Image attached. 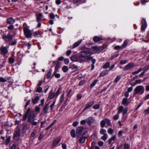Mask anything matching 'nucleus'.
<instances>
[{"label": "nucleus", "mask_w": 149, "mask_h": 149, "mask_svg": "<svg viewBox=\"0 0 149 149\" xmlns=\"http://www.w3.org/2000/svg\"><path fill=\"white\" fill-rule=\"evenodd\" d=\"M144 88L142 86H137L134 89V94L136 95L137 94L140 95L142 94L144 92Z\"/></svg>", "instance_id": "7ed1b4c3"}, {"label": "nucleus", "mask_w": 149, "mask_h": 149, "mask_svg": "<svg viewBox=\"0 0 149 149\" xmlns=\"http://www.w3.org/2000/svg\"><path fill=\"white\" fill-rule=\"evenodd\" d=\"M61 141V139L60 138H56L52 144L54 147H56L57 144L59 143Z\"/></svg>", "instance_id": "4468645a"}, {"label": "nucleus", "mask_w": 149, "mask_h": 149, "mask_svg": "<svg viewBox=\"0 0 149 149\" xmlns=\"http://www.w3.org/2000/svg\"><path fill=\"white\" fill-rule=\"evenodd\" d=\"M105 124V121L104 120H102L100 122V125L101 127L102 128H103L104 127Z\"/></svg>", "instance_id": "473e14b6"}, {"label": "nucleus", "mask_w": 149, "mask_h": 149, "mask_svg": "<svg viewBox=\"0 0 149 149\" xmlns=\"http://www.w3.org/2000/svg\"><path fill=\"white\" fill-rule=\"evenodd\" d=\"M36 16L38 22L40 21L42 17V14L40 13H38L36 14Z\"/></svg>", "instance_id": "aec40b11"}, {"label": "nucleus", "mask_w": 149, "mask_h": 149, "mask_svg": "<svg viewBox=\"0 0 149 149\" xmlns=\"http://www.w3.org/2000/svg\"><path fill=\"white\" fill-rule=\"evenodd\" d=\"M49 17H50L51 19H54L55 18V16L54 14L52 13H50L49 14Z\"/></svg>", "instance_id": "09e8293b"}, {"label": "nucleus", "mask_w": 149, "mask_h": 149, "mask_svg": "<svg viewBox=\"0 0 149 149\" xmlns=\"http://www.w3.org/2000/svg\"><path fill=\"white\" fill-rule=\"evenodd\" d=\"M24 34L25 37L27 38H31L32 36L31 31L29 29L24 27L23 29Z\"/></svg>", "instance_id": "20e7f679"}, {"label": "nucleus", "mask_w": 149, "mask_h": 149, "mask_svg": "<svg viewBox=\"0 0 149 149\" xmlns=\"http://www.w3.org/2000/svg\"><path fill=\"white\" fill-rule=\"evenodd\" d=\"M20 129L17 127L16 129V131L15 132L14 136L15 137H19L20 136Z\"/></svg>", "instance_id": "dca6fc26"}, {"label": "nucleus", "mask_w": 149, "mask_h": 149, "mask_svg": "<svg viewBox=\"0 0 149 149\" xmlns=\"http://www.w3.org/2000/svg\"><path fill=\"white\" fill-rule=\"evenodd\" d=\"M45 101L44 99H42L41 100V104H40L39 105V106H41L42 107L44 105V102Z\"/></svg>", "instance_id": "6e6d98bb"}, {"label": "nucleus", "mask_w": 149, "mask_h": 149, "mask_svg": "<svg viewBox=\"0 0 149 149\" xmlns=\"http://www.w3.org/2000/svg\"><path fill=\"white\" fill-rule=\"evenodd\" d=\"M119 114L117 113V114L115 115L113 117V119L114 120H117L119 118Z\"/></svg>", "instance_id": "de8ad7c7"}, {"label": "nucleus", "mask_w": 149, "mask_h": 149, "mask_svg": "<svg viewBox=\"0 0 149 149\" xmlns=\"http://www.w3.org/2000/svg\"><path fill=\"white\" fill-rule=\"evenodd\" d=\"M123 130L119 131L118 132V135L119 137L121 136L123 133Z\"/></svg>", "instance_id": "13d9d810"}, {"label": "nucleus", "mask_w": 149, "mask_h": 149, "mask_svg": "<svg viewBox=\"0 0 149 149\" xmlns=\"http://www.w3.org/2000/svg\"><path fill=\"white\" fill-rule=\"evenodd\" d=\"M8 29L10 30H12L14 29V26L13 25H10L8 26Z\"/></svg>", "instance_id": "680f3d73"}, {"label": "nucleus", "mask_w": 149, "mask_h": 149, "mask_svg": "<svg viewBox=\"0 0 149 149\" xmlns=\"http://www.w3.org/2000/svg\"><path fill=\"white\" fill-rule=\"evenodd\" d=\"M123 107L122 106H120L118 108V111L117 112V113H118V114L120 113L121 112H123Z\"/></svg>", "instance_id": "bb28decb"}, {"label": "nucleus", "mask_w": 149, "mask_h": 149, "mask_svg": "<svg viewBox=\"0 0 149 149\" xmlns=\"http://www.w3.org/2000/svg\"><path fill=\"white\" fill-rule=\"evenodd\" d=\"M49 104H46L44 108V110L45 111V112L46 113L48 110L49 108Z\"/></svg>", "instance_id": "72a5a7b5"}, {"label": "nucleus", "mask_w": 149, "mask_h": 149, "mask_svg": "<svg viewBox=\"0 0 149 149\" xmlns=\"http://www.w3.org/2000/svg\"><path fill=\"white\" fill-rule=\"evenodd\" d=\"M87 137L85 133L82 134V136L79 139V142L81 143H84L85 141L86 138Z\"/></svg>", "instance_id": "ddd939ff"}, {"label": "nucleus", "mask_w": 149, "mask_h": 149, "mask_svg": "<svg viewBox=\"0 0 149 149\" xmlns=\"http://www.w3.org/2000/svg\"><path fill=\"white\" fill-rule=\"evenodd\" d=\"M100 106L99 104H95L93 107V108L94 109H97L99 108Z\"/></svg>", "instance_id": "3c124183"}, {"label": "nucleus", "mask_w": 149, "mask_h": 149, "mask_svg": "<svg viewBox=\"0 0 149 149\" xmlns=\"http://www.w3.org/2000/svg\"><path fill=\"white\" fill-rule=\"evenodd\" d=\"M128 62L127 60H121L120 62V64L121 65L124 64Z\"/></svg>", "instance_id": "c9c22d12"}, {"label": "nucleus", "mask_w": 149, "mask_h": 149, "mask_svg": "<svg viewBox=\"0 0 149 149\" xmlns=\"http://www.w3.org/2000/svg\"><path fill=\"white\" fill-rule=\"evenodd\" d=\"M134 63H130L124 67L123 69L124 70H127L134 67Z\"/></svg>", "instance_id": "0eeeda50"}, {"label": "nucleus", "mask_w": 149, "mask_h": 149, "mask_svg": "<svg viewBox=\"0 0 149 149\" xmlns=\"http://www.w3.org/2000/svg\"><path fill=\"white\" fill-rule=\"evenodd\" d=\"M64 62L65 64H68L69 63V60L68 58H65L64 60Z\"/></svg>", "instance_id": "052dcab7"}, {"label": "nucleus", "mask_w": 149, "mask_h": 149, "mask_svg": "<svg viewBox=\"0 0 149 149\" xmlns=\"http://www.w3.org/2000/svg\"><path fill=\"white\" fill-rule=\"evenodd\" d=\"M95 143L93 141L91 143V146L89 149H93L95 145Z\"/></svg>", "instance_id": "bf43d9fd"}, {"label": "nucleus", "mask_w": 149, "mask_h": 149, "mask_svg": "<svg viewBox=\"0 0 149 149\" xmlns=\"http://www.w3.org/2000/svg\"><path fill=\"white\" fill-rule=\"evenodd\" d=\"M104 144V142L102 141H99L98 143V145L100 146L101 147L103 146Z\"/></svg>", "instance_id": "4d7b16f0"}, {"label": "nucleus", "mask_w": 149, "mask_h": 149, "mask_svg": "<svg viewBox=\"0 0 149 149\" xmlns=\"http://www.w3.org/2000/svg\"><path fill=\"white\" fill-rule=\"evenodd\" d=\"M40 31H37L36 32H35L34 33V36L35 37H36V36H37L40 33Z\"/></svg>", "instance_id": "5fc2aeb1"}, {"label": "nucleus", "mask_w": 149, "mask_h": 149, "mask_svg": "<svg viewBox=\"0 0 149 149\" xmlns=\"http://www.w3.org/2000/svg\"><path fill=\"white\" fill-rule=\"evenodd\" d=\"M64 93L63 92L60 98V102H61V103H62L63 101L64 98Z\"/></svg>", "instance_id": "c756f323"}, {"label": "nucleus", "mask_w": 149, "mask_h": 149, "mask_svg": "<svg viewBox=\"0 0 149 149\" xmlns=\"http://www.w3.org/2000/svg\"><path fill=\"white\" fill-rule=\"evenodd\" d=\"M2 38L7 43L10 42L13 39V36L10 35H4L2 37Z\"/></svg>", "instance_id": "423d86ee"}, {"label": "nucleus", "mask_w": 149, "mask_h": 149, "mask_svg": "<svg viewBox=\"0 0 149 149\" xmlns=\"http://www.w3.org/2000/svg\"><path fill=\"white\" fill-rule=\"evenodd\" d=\"M149 70V66L147 65L145 66V67H144L143 69V70L144 71V72H146L148 70Z\"/></svg>", "instance_id": "a18cd8bd"}, {"label": "nucleus", "mask_w": 149, "mask_h": 149, "mask_svg": "<svg viewBox=\"0 0 149 149\" xmlns=\"http://www.w3.org/2000/svg\"><path fill=\"white\" fill-rule=\"evenodd\" d=\"M144 81H142L141 79L136 80L135 81V83L136 84H140Z\"/></svg>", "instance_id": "864d4df0"}, {"label": "nucleus", "mask_w": 149, "mask_h": 149, "mask_svg": "<svg viewBox=\"0 0 149 149\" xmlns=\"http://www.w3.org/2000/svg\"><path fill=\"white\" fill-rule=\"evenodd\" d=\"M121 78V76L120 75H118L114 79V82L116 83H117L120 80Z\"/></svg>", "instance_id": "b1692460"}, {"label": "nucleus", "mask_w": 149, "mask_h": 149, "mask_svg": "<svg viewBox=\"0 0 149 149\" xmlns=\"http://www.w3.org/2000/svg\"><path fill=\"white\" fill-rule=\"evenodd\" d=\"M29 127V125L28 124H25L24 125L22 130V136H24V134L26 132Z\"/></svg>", "instance_id": "9d476101"}, {"label": "nucleus", "mask_w": 149, "mask_h": 149, "mask_svg": "<svg viewBox=\"0 0 149 149\" xmlns=\"http://www.w3.org/2000/svg\"><path fill=\"white\" fill-rule=\"evenodd\" d=\"M39 99L40 98L38 96H36L34 98L32 99V102L33 104H35L38 102Z\"/></svg>", "instance_id": "a211bd4d"}, {"label": "nucleus", "mask_w": 149, "mask_h": 149, "mask_svg": "<svg viewBox=\"0 0 149 149\" xmlns=\"http://www.w3.org/2000/svg\"><path fill=\"white\" fill-rule=\"evenodd\" d=\"M79 49L83 50H85L86 49L87 50L89 49V48L86 47L85 45H83L82 46L79 47Z\"/></svg>", "instance_id": "58836bf2"}, {"label": "nucleus", "mask_w": 149, "mask_h": 149, "mask_svg": "<svg viewBox=\"0 0 149 149\" xmlns=\"http://www.w3.org/2000/svg\"><path fill=\"white\" fill-rule=\"evenodd\" d=\"M102 40L103 39L101 37H99L97 36H95L93 38V40L95 42H98Z\"/></svg>", "instance_id": "6ab92c4d"}, {"label": "nucleus", "mask_w": 149, "mask_h": 149, "mask_svg": "<svg viewBox=\"0 0 149 149\" xmlns=\"http://www.w3.org/2000/svg\"><path fill=\"white\" fill-rule=\"evenodd\" d=\"M113 132V131L111 128H109L108 130V133L110 134H112Z\"/></svg>", "instance_id": "8fccbe9b"}, {"label": "nucleus", "mask_w": 149, "mask_h": 149, "mask_svg": "<svg viewBox=\"0 0 149 149\" xmlns=\"http://www.w3.org/2000/svg\"><path fill=\"white\" fill-rule=\"evenodd\" d=\"M0 50L2 54L4 55H6L8 52V50L6 47L2 46L0 48Z\"/></svg>", "instance_id": "f8f14e48"}, {"label": "nucleus", "mask_w": 149, "mask_h": 149, "mask_svg": "<svg viewBox=\"0 0 149 149\" xmlns=\"http://www.w3.org/2000/svg\"><path fill=\"white\" fill-rule=\"evenodd\" d=\"M123 48H122V46H121L117 45L116 46L114 47V49H122Z\"/></svg>", "instance_id": "49530a36"}, {"label": "nucleus", "mask_w": 149, "mask_h": 149, "mask_svg": "<svg viewBox=\"0 0 149 149\" xmlns=\"http://www.w3.org/2000/svg\"><path fill=\"white\" fill-rule=\"evenodd\" d=\"M55 96H56L55 94L52 93V91H51L48 96V97H49L50 99H52Z\"/></svg>", "instance_id": "4be33fe9"}, {"label": "nucleus", "mask_w": 149, "mask_h": 149, "mask_svg": "<svg viewBox=\"0 0 149 149\" xmlns=\"http://www.w3.org/2000/svg\"><path fill=\"white\" fill-rule=\"evenodd\" d=\"M128 42V41L127 40H126L124 41V43L122 45V48H123L126 47L127 44Z\"/></svg>", "instance_id": "e433bc0d"}, {"label": "nucleus", "mask_w": 149, "mask_h": 149, "mask_svg": "<svg viewBox=\"0 0 149 149\" xmlns=\"http://www.w3.org/2000/svg\"><path fill=\"white\" fill-rule=\"evenodd\" d=\"M110 66V63L108 62H106L105 64L104 65L103 67V68L104 69L106 68H108Z\"/></svg>", "instance_id": "4c0bfd02"}, {"label": "nucleus", "mask_w": 149, "mask_h": 149, "mask_svg": "<svg viewBox=\"0 0 149 149\" xmlns=\"http://www.w3.org/2000/svg\"><path fill=\"white\" fill-rule=\"evenodd\" d=\"M83 130V127H79L77 128L76 130V136L79 138L80 136L82 130Z\"/></svg>", "instance_id": "6e6552de"}, {"label": "nucleus", "mask_w": 149, "mask_h": 149, "mask_svg": "<svg viewBox=\"0 0 149 149\" xmlns=\"http://www.w3.org/2000/svg\"><path fill=\"white\" fill-rule=\"evenodd\" d=\"M44 136V135L42 132L39 137H38V139L39 140L41 139Z\"/></svg>", "instance_id": "e2e57ef3"}, {"label": "nucleus", "mask_w": 149, "mask_h": 149, "mask_svg": "<svg viewBox=\"0 0 149 149\" xmlns=\"http://www.w3.org/2000/svg\"><path fill=\"white\" fill-rule=\"evenodd\" d=\"M130 145L128 144L125 143L124 146V149H130Z\"/></svg>", "instance_id": "c03bdc74"}, {"label": "nucleus", "mask_w": 149, "mask_h": 149, "mask_svg": "<svg viewBox=\"0 0 149 149\" xmlns=\"http://www.w3.org/2000/svg\"><path fill=\"white\" fill-rule=\"evenodd\" d=\"M82 41V39L81 40H80L78 41H77L76 42H75L73 45V48H75L76 47L78 46L79 44H80L81 43V42Z\"/></svg>", "instance_id": "412c9836"}, {"label": "nucleus", "mask_w": 149, "mask_h": 149, "mask_svg": "<svg viewBox=\"0 0 149 149\" xmlns=\"http://www.w3.org/2000/svg\"><path fill=\"white\" fill-rule=\"evenodd\" d=\"M122 104L124 105H125L127 104V100L126 98H123L122 101Z\"/></svg>", "instance_id": "cd10ccee"}, {"label": "nucleus", "mask_w": 149, "mask_h": 149, "mask_svg": "<svg viewBox=\"0 0 149 149\" xmlns=\"http://www.w3.org/2000/svg\"><path fill=\"white\" fill-rule=\"evenodd\" d=\"M94 104V102L93 101H91V102H89L86 104V105L85 107L83 110V111L85 110L88 109L91 107L92 105Z\"/></svg>", "instance_id": "2eb2a0df"}, {"label": "nucleus", "mask_w": 149, "mask_h": 149, "mask_svg": "<svg viewBox=\"0 0 149 149\" xmlns=\"http://www.w3.org/2000/svg\"><path fill=\"white\" fill-rule=\"evenodd\" d=\"M52 70H50L47 74V77L48 79L52 77Z\"/></svg>", "instance_id": "393cba45"}, {"label": "nucleus", "mask_w": 149, "mask_h": 149, "mask_svg": "<svg viewBox=\"0 0 149 149\" xmlns=\"http://www.w3.org/2000/svg\"><path fill=\"white\" fill-rule=\"evenodd\" d=\"M108 72L107 71H103L100 73V77H103L108 74Z\"/></svg>", "instance_id": "c85d7f7f"}, {"label": "nucleus", "mask_w": 149, "mask_h": 149, "mask_svg": "<svg viewBox=\"0 0 149 149\" xmlns=\"http://www.w3.org/2000/svg\"><path fill=\"white\" fill-rule=\"evenodd\" d=\"M42 91V89L41 87H38L36 88V91L38 93H41Z\"/></svg>", "instance_id": "a19ab883"}, {"label": "nucleus", "mask_w": 149, "mask_h": 149, "mask_svg": "<svg viewBox=\"0 0 149 149\" xmlns=\"http://www.w3.org/2000/svg\"><path fill=\"white\" fill-rule=\"evenodd\" d=\"M61 88H59L58 89L57 91L56 92V93H55V95L56 96V97H57L58 96L59 94V93L61 92Z\"/></svg>", "instance_id": "37998d69"}, {"label": "nucleus", "mask_w": 149, "mask_h": 149, "mask_svg": "<svg viewBox=\"0 0 149 149\" xmlns=\"http://www.w3.org/2000/svg\"><path fill=\"white\" fill-rule=\"evenodd\" d=\"M86 122V120H82L80 122V124L81 125H84Z\"/></svg>", "instance_id": "69168bd1"}, {"label": "nucleus", "mask_w": 149, "mask_h": 149, "mask_svg": "<svg viewBox=\"0 0 149 149\" xmlns=\"http://www.w3.org/2000/svg\"><path fill=\"white\" fill-rule=\"evenodd\" d=\"M54 76L55 77L57 78H59L61 77L60 74L58 73L55 74Z\"/></svg>", "instance_id": "338daca9"}, {"label": "nucleus", "mask_w": 149, "mask_h": 149, "mask_svg": "<svg viewBox=\"0 0 149 149\" xmlns=\"http://www.w3.org/2000/svg\"><path fill=\"white\" fill-rule=\"evenodd\" d=\"M7 22L9 24H13L15 22V19L12 17H10L7 19Z\"/></svg>", "instance_id": "f3484780"}, {"label": "nucleus", "mask_w": 149, "mask_h": 149, "mask_svg": "<svg viewBox=\"0 0 149 149\" xmlns=\"http://www.w3.org/2000/svg\"><path fill=\"white\" fill-rule=\"evenodd\" d=\"M94 119L92 117H89L86 119V121L88 125H90L93 123L94 122Z\"/></svg>", "instance_id": "9b49d317"}, {"label": "nucleus", "mask_w": 149, "mask_h": 149, "mask_svg": "<svg viewBox=\"0 0 149 149\" xmlns=\"http://www.w3.org/2000/svg\"><path fill=\"white\" fill-rule=\"evenodd\" d=\"M62 147L63 149H67L66 145V144L65 143H63L62 144Z\"/></svg>", "instance_id": "0e129e2a"}, {"label": "nucleus", "mask_w": 149, "mask_h": 149, "mask_svg": "<svg viewBox=\"0 0 149 149\" xmlns=\"http://www.w3.org/2000/svg\"><path fill=\"white\" fill-rule=\"evenodd\" d=\"M106 131L105 130L102 128L101 129L100 131V133L101 134H106Z\"/></svg>", "instance_id": "7c9ffc66"}, {"label": "nucleus", "mask_w": 149, "mask_h": 149, "mask_svg": "<svg viewBox=\"0 0 149 149\" xmlns=\"http://www.w3.org/2000/svg\"><path fill=\"white\" fill-rule=\"evenodd\" d=\"M127 111L128 109L127 108H126L124 109H123L122 112L123 115H124L125 114H126L127 113Z\"/></svg>", "instance_id": "603ef678"}, {"label": "nucleus", "mask_w": 149, "mask_h": 149, "mask_svg": "<svg viewBox=\"0 0 149 149\" xmlns=\"http://www.w3.org/2000/svg\"><path fill=\"white\" fill-rule=\"evenodd\" d=\"M108 137L107 134H104V135L101 137V139L105 141L107 140Z\"/></svg>", "instance_id": "2f4dec72"}, {"label": "nucleus", "mask_w": 149, "mask_h": 149, "mask_svg": "<svg viewBox=\"0 0 149 149\" xmlns=\"http://www.w3.org/2000/svg\"><path fill=\"white\" fill-rule=\"evenodd\" d=\"M93 54V53L89 49L83 50L79 53L78 58L82 61L85 59L87 61H90L92 58V56H91Z\"/></svg>", "instance_id": "f257e3e1"}, {"label": "nucleus", "mask_w": 149, "mask_h": 149, "mask_svg": "<svg viewBox=\"0 0 149 149\" xmlns=\"http://www.w3.org/2000/svg\"><path fill=\"white\" fill-rule=\"evenodd\" d=\"M98 81V79H95V80L91 84L90 87L91 88H93L96 84L97 83Z\"/></svg>", "instance_id": "5701e85b"}, {"label": "nucleus", "mask_w": 149, "mask_h": 149, "mask_svg": "<svg viewBox=\"0 0 149 149\" xmlns=\"http://www.w3.org/2000/svg\"><path fill=\"white\" fill-rule=\"evenodd\" d=\"M141 29L144 31L146 29L147 26V24L145 19H142L141 21Z\"/></svg>", "instance_id": "1a4fd4ad"}, {"label": "nucleus", "mask_w": 149, "mask_h": 149, "mask_svg": "<svg viewBox=\"0 0 149 149\" xmlns=\"http://www.w3.org/2000/svg\"><path fill=\"white\" fill-rule=\"evenodd\" d=\"M93 49V53H99L102 51L103 49V47L102 46L99 47L93 46L92 47Z\"/></svg>", "instance_id": "39448f33"}, {"label": "nucleus", "mask_w": 149, "mask_h": 149, "mask_svg": "<svg viewBox=\"0 0 149 149\" xmlns=\"http://www.w3.org/2000/svg\"><path fill=\"white\" fill-rule=\"evenodd\" d=\"M30 109H28L26 114H28L27 121L29 122H32L34 121L35 119V116L33 112H30Z\"/></svg>", "instance_id": "f03ea898"}, {"label": "nucleus", "mask_w": 149, "mask_h": 149, "mask_svg": "<svg viewBox=\"0 0 149 149\" xmlns=\"http://www.w3.org/2000/svg\"><path fill=\"white\" fill-rule=\"evenodd\" d=\"M104 120L105 121L106 123L108 125H111L110 121L109 119L107 118H105Z\"/></svg>", "instance_id": "79ce46f5"}, {"label": "nucleus", "mask_w": 149, "mask_h": 149, "mask_svg": "<svg viewBox=\"0 0 149 149\" xmlns=\"http://www.w3.org/2000/svg\"><path fill=\"white\" fill-rule=\"evenodd\" d=\"M70 68L72 69H76L78 67L77 66L75 65L74 64H72L71 65Z\"/></svg>", "instance_id": "774afa93"}, {"label": "nucleus", "mask_w": 149, "mask_h": 149, "mask_svg": "<svg viewBox=\"0 0 149 149\" xmlns=\"http://www.w3.org/2000/svg\"><path fill=\"white\" fill-rule=\"evenodd\" d=\"M142 69L141 68H140L138 70H137V71H134V72H133L132 73V74H133V75H135V74H137L138 73H139V72H140L141 71H142Z\"/></svg>", "instance_id": "f704fd0d"}, {"label": "nucleus", "mask_w": 149, "mask_h": 149, "mask_svg": "<svg viewBox=\"0 0 149 149\" xmlns=\"http://www.w3.org/2000/svg\"><path fill=\"white\" fill-rule=\"evenodd\" d=\"M70 134L71 136L73 138H75V131L74 130L72 129L71 130L70 132Z\"/></svg>", "instance_id": "a878e982"}, {"label": "nucleus", "mask_w": 149, "mask_h": 149, "mask_svg": "<svg viewBox=\"0 0 149 149\" xmlns=\"http://www.w3.org/2000/svg\"><path fill=\"white\" fill-rule=\"evenodd\" d=\"M68 67L66 66H64L62 68V70L64 72H66L68 71Z\"/></svg>", "instance_id": "ea45409f"}]
</instances>
